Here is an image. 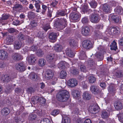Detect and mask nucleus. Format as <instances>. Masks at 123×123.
Returning <instances> with one entry per match:
<instances>
[{"label":"nucleus","instance_id":"1","mask_svg":"<svg viewBox=\"0 0 123 123\" xmlns=\"http://www.w3.org/2000/svg\"><path fill=\"white\" fill-rule=\"evenodd\" d=\"M69 97V92L66 90L61 91L58 93L56 95V97L58 101L61 102L67 101Z\"/></svg>","mask_w":123,"mask_h":123},{"label":"nucleus","instance_id":"2","mask_svg":"<svg viewBox=\"0 0 123 123\" xmlns=\"http://www.w3.org/2000/svg\"><path fill=\"white\" fill-rule=\"evenodd\" d=\"M120 30L118 27L110 28L107 29L106 32L110 35H117L120 33Z\"/></svg>","mask_w":123,"mask_h":123},{"label":"nucleus","instance_id":"3","mask_svg":"<svg viewBox=\"0 0 123 123\" xmlns=\"http://www.w3.org/2000/svg\"><path fill=\"white\" fill-rule=\"evenodd\" d=\"M82 46L84 48L89 49L93 48V44L90 40H86L82 42Z\"/></svg>","mask_w":123,"mask_h":123},{"label":"nucleus","instance_id":"4","mask_svg":"<svg viewBox=\"0 0 123 123\" xmlns=\"http://www.w3.org/2000/svg\"><path fill=\"white\" fill-rule=\"evenodd\" d=\"M59 24L57 25V27L59 28L60 30H62L64 29L67 25V22L66 19L63 18H61Z\"/></svg>","mask_w":123,"mask_h":123},{"label":"nucleus","instance_id":"5","mask_svg":"<svg viewBox=\"0 0 123 123\" xmlns=\"http://www.w3.org/2000/svg\"><path fill=\"white\" fill-rule=\"evenodd\" d=\"M98 49L101 52V53L99 52L98 55L97 53L95 54L96 57L99 61L102 60L103 59V54L104 49L102 46H100L98 48Z\"/></svg>","mask_w":123,"mask_h":123},{"label":"nucleus","instance_id":"6","mask_svg":"<svg viewBox=\"0 0 123 123\" xmlns=\"http://www.w3.org/2000/svg\"><path fill=\"white\" fill-rule=\"evenodd\" d=\"M59 35V34L58 33L53 32L49 34V38L50 40L52 41L51 42H55L56 40L57 37Z\"/></svg>","mask_w":123,"mask_h":123},{"label":"nucleus","instance_id":"7","mask_svg":"<svg viewBox=\"0 0 123 123\" xmlns=\"http://www.w3.org/2000/svg\"><path fill=\"white\" fill-rule=\"evenodd\" d=\"M99 107L98 105L96 104L90 106L89 108L90 112L92 113H96L99 111Z\"/></svg>","mask_w":123,"mask_h":123},{"label":"nucleus","instance_id":"8","mask_svg":"<svg viewBox=\"0 0 123 123\" xmlns=\"http://www.w3.org/2000/svg\"><path fill=\"white\" fill-rule=\"evenodd\" d=\"M90 20L92 23H97L99 21L100 18L98 14L94 13L91 16Z\"/></svg>","mask_w":123,"mask_h":123},{"label":"nucleus","instance_id":"9","mask_svg":"<svg viewBox=\"0 0 123 123\" xmlns=\"http://www.w3.org/2000/svg\"><path fill=\"white\" fill-rule=\"evenodd\" d=\"M54 75V73L51 69H47L45 71V76L47 79L50 80L53 77Z\"/></svg>","mask_w":123,"mask_h":123},{"label":"nucleus","instance_id":"10","mask_svg":"<svg viewBox=\"0 0 123 123\" xmlns=\"http://www.w3.org/2000/svg\"><path fill=\"white\" fill-rule=\"evenodd\" d=\"M16 68L17 70L21 72L24 71L26 69L24 63L23 62L17 63Z\"/></svg>","mask_w":123,"mask_h":123},{"label":"nucleus","instance_id":"11","mask_svg":"<svg viewBox=\"0 0 123 123\" xmlns=\"http://www.w3.org/2000/svg\"><path fill=\"white\" fill-rule=\"evenodd\" d=\"M32 101L35 102L36 101H38L40 104H44L46 102V100L45 98L42 97H39L38 96L34 97L32 99Z\"/></svg>","mask_w":123,"mask_h":123},{"label":"nucleus","instance_id":"12","mask_svg":"<svg viewBox=\"0 0 123 123\" xmlns=\"http://www.w3.org/2000/svg\"><path fill=\"white\" fill-rule=\"evenodd\" d=\"M90 30L89 28L87 26L83 27L81 30L82 34L84 36H86L90 34Z\"/></svg>","mask_w":123,"mask_h":123},{"label":"nucleus","instance_id":"13","mask_svg":"<svg viewBox=\"0 0 123 123\" xmlns=\"http://www.w3.org/2000/svg\"><path fill=\"white\" fill-rule=\"evenodd\" d=\"M12 8L13 10L16 12H21L23 11V7L21 4H15Z\"/></svg>","mask_w":123,"mask_h":123},{"label":"nucleus","instance_id":"14","mask_svg":"<svg viewBox=\"0 0 123 123\" xmlns=\"http://www.w3.org/2000/svg\"><path fill=\"white\" fill-rule=\"evenodd\" d=\"M68 84L69 86L73 87L77 85V80L76 79H71L68 80Z\"/></svg>","mask_w":123,"mask_h":123},{"label":"nucleus","instance_id":"15","mask_svg":"<svg viewBox=\"0 0 123 123\" xmlns=\"http://www.w3.org/2000/svg\"><path fill=\"white\" fill-rule=\"evenodd\" d=\"M12 57L14 60L17 61L21 60L23 58L22 56L20 54L17 53H13Z\"/></svg>","mask_w":123,"mask_h":123},{"label":"nucleus","instance_id":"16","mask_svg":"<svg viewBox=\"0 0 123 123\" xmlns=\"http://www.w3.org/2000/svg\"><path fill=\"white\" fill-rule=\"evenodd\" d=\"M54 54L53 53H51L48 55L46 57L47 60L50 63L52 64L54 63L55 60L54 58Z\"/></svg>","mask_w":123,"mask_h":123},{"label":"nucleus","instance_id":"17","mask_svg":"<svg viewBox=\"0 0 123 123\" xmlns=\"http://www.w3.org/2000/svg\"><path fill=\"white\" fill-rule=\"evenodd\" d=\"M104 33H101L99 31H96L95 32L94 35L93 36V38L95 39L99 38H103L104 37Z\"/></svg>","mask_w":123,"mask_h":123},{"label":"nucleus","instance_id":"18","mask_svg":"<svg viewBox=\"0 0 123 123\" xmlns=\"http://www.w3.org/2000/svg\"><path fill=\"white\" fill-rule=\"evenodd\" d=\"M8 56V54L5 50H0V59L3 60L6 59L7 57Z\"/></svg>","mask_w":123,"mask_h":123},{"label":"nucleus","instance_id":"19","mask_svg":"<svg viewBox=\"0 0 123 123\" xmlns=\"http://www.w3.org/2000/svg\"><path fill=\"white\" fill-rule=\"evenodd\" d=\"M116 89L115 85L114 84H111L109 86L108 91L110 93L113 95L115 93Z\"/></svg>","mask_w":123,"mask_h":123},{"label":"nucleus","instance_id":"20","mask_svg":"<svg viewBox=\"0 0 123 123\" xmlns=\"http://www.w3.org/2000/svg\"><path fill=\"white\" fill-rule=\"evenodd\" d=\"M110 112L107 110H104L101 112V116L104 119L108 118L110 116Z\"/></svg>","mask_w":123,"mask_h":123},{"label":"nucleus","instance_id":"21","mask_svg":"<svg viewBox=\"0 0 123 123\" xmlns=\"http://www.w3.org/2000/svg\"><path fill=\"white\" fill-rule=\"evenodd\" d=\"M116 69L113 72L112 78L115 79L119 77L122 76V73L120 71H118Z\"/></svg>","mask_w":123,"mask_h":123},{"label":"nucleus","instance_id":"22","mask_svg":"<svg viewBox=\"0 0 123 123\" xmlns=\"http://www.w3.org/2000/svg\"><path fill=\"white\" fill-rule=\"evenodd\" d=\"M36 60L35 56L33 54L29 56L28 59L29 62L31 65H33L34 64Z\"/></svg>","mask_w":123,"mask_h":123},{"label":"nucleus","instance_id":"23","mask_svg":"<svg viewBox=\"0 0 123 123\" xmlns=\"http://www.w3.org/2000/svg\"><path fill=\"white\" fill-rule=\"evenodd\" d=\"M115 108L117 110H120L123 107L122 104L119 101H116L114 104Z\"/></svg>","mask_w":123,"mask_h":123},{"label":"nucleus","instance_id":"24","mask_svg":"<svg viewBox=\"0 0 123 123\" xmlns=\"http://www.w3.org/2000/svg\"><path fill=\"white\" fill-rule=\"evenodd\" d=\"M30 78L31 79L37 81L39 79V77L37 74L34 72H31L29 75Z\"/></svg>","mask_w":123,"mask_h":123},{"label":"nucleus","instance_id":"25","mask_svg":"<svg viewBox=\"0 0 123 123\" xmlns=\"http://www.w3.org/2000/svg\"><path fill=\"white\" fill-rule=\"evenodd\" d=\"M10 112V110L7 108H3L1 111V114L3 116L7 115Z\"/></svg>","mask_w":123,"mask_h":123},{"label":"nucleus","instance_id":"26","mask_svg":"<svg viewBox=\"0 0 123 123\" xmlns=\"http://www.w3.org/2000/svg\"><path fill=\"white\" fill-rule=\"evenodd\" d=\"M46 63V61L43 58H41L39 59L38 62V64L41 67H43Z\"/></svg>","mask_w":123,"mask_h":123},{"label":"nucleus","instance_id":"27","mask_svg":"<svg viewBox=\"0 0 123 123\" xmlns=\"http://www.w3.org/2000/svg\"><path fill=\"white\" fill-rule=\"evenodd\" d=\"M67 74L66 71L64 70H62L60 72L59 77L61 79H64L67 76Z\"/></svg>","mask_w":123,"mask_h":123},{"label":"nucleus","instance_id":"28","mask_svg":"<svg viewBox=\"0 0 123 123\" xmlns=\"http://www.w3.org/2000/svg\"><path fill=\"white\" fill-rule=\"evenodd\" d=\"M91 91L94 94H96L99 92L98 88L96 86H92L90 88Z\"/></svg>","mask_w":123,"mask_h":123},{"label":"nucleus","instance_id":"29","mask_svg":"<svg viewBox=\"0 0 123 123\" xmlns=\"http://www.w3.org/2000/svg\"><path fill=\"white\" fill-rule=\"evenodd\" d=\"M83 98L85 99L89 100L91 98V96L88 92H85L83 95Z\"/></svg>","mask_w":123,"mask_h":123},{"label":"nucleus","instance_id":"30","mask_svg":"<svg viewBox=\"0 0 123 123\" xmlns=\"http://www.w3.org/2000/svg\"><path fill=\"white\" fill-rule=\"evenodd\" d=\"M111 18L116 23L120 22L121 21V17L120 16L113 15L111 16Z\"/></svg>","mask_w":123,"mask_h":123},{"label":"nucleus","instance_id":"31","mask_svg":"<svg viewBox=\"0 0 123 123\" xmlns=\"http://www.w3.org/2000/svg\"><path fill=\"white\" fill-rule=\"evenodd\" d=\"M62 46L59 44L55 45L54 47L55 50L56 52H61L62 51Z\"/></svg>","mask_w":123,"mask_h":123},{"label":"nucleus","instance_id":"32","mask_svg":"<svg viewBox=\"0 0 123 123\" xmlns=\"http://www.w3.org/2000/svg\"><path fill=\"white\" fill-rule=\"evenodd\" d=\"M40 1L38 0L36 1L35 6L37 9L36 11L37 12H39L41 11L40 6L39 4Z\"/></svg>","mask_w":123,"mask_h":123},{"label":"nucleus","instance_id":"33","mask_svg":"<svg viewBox=\"0 0 123 123\" xmlns=\"http://www.w3.org/2000/svg\"><path fill=\"white\" fill-rule=\"evenodd\" d=\"M36 16V14L33 12H29L28 14V17L29 19H34Z\"/></svg>","mask_w":123,"mask_h":123},{"label":"nucleus","instance_id":"34","mask_svg":"<svg viewBox=\"0 0 123 123\" xmlns=\"http://www.w3.org/2000/svg\"><path fill=\"white\" fill-rule=\"evenodd\" d=\"M103 9L104 12H110L111 8L108 5L105 4L103 5Z\"/></svg>","mask_w":123,"mask_h":123},{"label":"nucleus","instance_id":"35","mask_svg":"<svg viewBox=\"0 0 123 123\" xmlns=\"http://www.w3.org/2000/svg\"><path fill=\"white\" fill-rule=\"evenodd\" d=\"M21 43L20 41H16L14 44V48L16 50L19 49L21 46Z\"/></svg>","mask_w":123,"mask_h":123},{"label":"nucleus","instance_id":"36","mask_svg":"<svg viewBox=\"0 0 123 123\" xmlns=\"http://www.w3.org/2000/svg\"><path fill=\"white\" fill-rule=\"evenodd\" d=\"M65 62L62 61L60 62L58 64V68L60 69H64L65 68Z\"/></svg>","mask_w":123,"mask_h":123},{"label":"nucleus","instance_id":"37","mask_svg":"<svg viewBox=\"0 0 123 123\" xmlns=\"http://www.w3.org/2000/svg\"><path fill=\"white\" fill-rule=\"evenodd\" d=\"M10 80V77L7 75H4L2 79V80L4 82H8Z\"/></svg>","mask_w":123,"mask_h":123},{"label":"nucleus","instance_id":"38","mask_svg":"<svg viewBox=\"0 0 123 123\" xmlns=\"http://www.w3.org/2000/svg\"><path fill=\"white\" fill-rule=\"evenodd\" d=\"M70 17L71 19L74 21L77 20V13L73 12L70 14Z\"/></svg>","mask_w":123,"mask_h":123},{"label":"nucleus","instance_id":"39","mask_svg":"<svg viewBox=\"0 0 123 123\" xmlns=\"http://www.w3.org/2000/svg\"><path fill=\"white\" fill-rule=\"evenodd\" d=\"M111 49L112 50H116L117 49V47L116 45V43L115 41H114L110 45Z\"/></svg>","mask_w":123,"mask_h":123},{"label":"nucleus","instance_id":"40","mask_svg":"<svg viewBox=\"0 0 123 123\" xmlns=\"http://www.w3.org/2000/svg\"><path fill=\"white\" fill-rule=\"evenodd\" d=\"M14 37L12 36L11 35H8L7 36L6 40L7 43H10L12 42L14 40Z\"/></svg>","mask_w":123,"mask_h":123},{"label":"nucleus","instance_id":"41","mask_svg":"<svg viewBox=\"0 0 123 123\" xmlns=\"http://www.w3.org/2000/svg\"><path fill=\"white\" fill-rule=\"evenodd\" d=\"M36 117V115L33 113L29 115L28 117V119L32 121L35 120Z\"/></svg>","mask_w":123,"mask_h":123},{"label":"nucleus","instance_id":"42","mask_svg":"<svg viewBox=\"0 0 123 123\" xmlns=\"http://www.w3.org/2000/svg\"><path fill=\"white\" fill-rule=\"evenodd\" d=\"M115 11L119 14H120L123 12L122 7L120 6H117L116 9H115Z\"/></svg>","mask_w":123,"mask_h":123},{"label":"nucleus","instance_id":"43","mask_svg":"<svg viewBox=\"0 0 123 123\" xmlns=\"http://www.w3.org/2000/svg\"><path fill=\"white\" fill-rule=\"evenodd\" d=\"M48 12L47 15L48 16L50 17L52 16V14L53 10L52 8L48 7Z\"/></svg>","mask_w":123,"mask_h":123},{"label":"nucleus","instance_id":"44","mask_svg":"<svg viewBox=\"0 0 123 123\" xmlns=\"http://www.w3.org/2000/svg\"><path fill=\"white\" fill-rule=\"evenodd\" d=\"M65 13L64 11L60 10L57 12V14L59 16H63L65 15Z\"/></svg>","mask_w":123,"mask_h":123},{"label":"nucleus","instance_id":"45","mask_svg":"<svg viewBox=\"0 0 123 123\" xmlns=\"http://www.w3.org/2000/svg\"><path fill=\"white\" fill-rule=\"evenodd\" d=\"M80 55L79 58L80 59L83 60L85 57L86 55L84 51H82L80 52Z\"/></svg>","mask_w":123,"mask_h":123},{"label":"nucleus","instance_id":"46","mask_svg":"<svg viewBox=\"0 0 123 123\" xmlns=\"http://www.w3.org/2000/svg\"><path fill=\"white\" fill-rule=\"evenodd\" d=\"M37 55L39 57H42L44 54L43 51L41 49H39L37 51Z\"/></svg>","mask_w":123,"mask_h":123},{"label":"nucleus","instance_id":"47","mask_svg":"<svg viewBox=\"0 0 123 123\" xmlns=\"http://www.w3.org/2000/svg\"><path fill=\"white\" fill-rule=\"evenodd\" d=\"M59 112L58 109L54 110L51 112V114L52 115L55 116L59 114Z\"/></svg>","mask_w":123,"mask_h":123},{"label":"nucleus","instance_id":"48","mask_svg":"<svg viewBox=\"0 0 123 123\" xmlns=\"http://www.w3.org/2000/svg\"><path fill=\"white\" fill-rule=\"evenodd\" d=\"M42 13L44 15L45 14V12L47 10V6L46 5L43 4L42 5Z\"/></svg>","mask_w":123,"mask_h":123},{"label":"nucleus","instance_id":"49","mask_svg":"<svg viewBox=\"0 0 123 123\" xmlns=\"http://www.w3.org/2000/svg\"><path fill=\"white\" fill-rule=\"evenodd\" d=\"M50 25L48 24L44 25L43 27V28L45 31H47L49 29H50Z\"/></svg>","mask_w":123,"mask_h":123},{"label":"nucleus","instance_id":"50","mask_svg":"<svg viewBox=\"0 0 123 123\" xmlns=\"http://www.w3.org/2000/svg\"><path fill=\"white\" fill-rule=\"evenodd\" d=\"M88 79L89 82L91 83H94L96 80L95 78L93 76H90Z\"/></svg>","mask_w":123,"mask_h":123},{"label":"nucleus","instance_id":"51","mask_svg":"<svg viewBox=\"0 0 123 123\" xmlns=\"http://www.w3.org/2000/svg\"><path fill=\"white\" fill-rule=\"evenodd\" d=\"M7 30L9 33H12L16 32L17 30L14 28H11L8 29Z\"/></svg>","mask_w":123,"mask_h":123},{"label":"nucleus","instance_id":"52","mask_svg":"<svg viewBox=\"0 0 123 123\" xmlns=\"http://www.w3.org/2000/svg\"><path fill=\"white\" fill-rule=\"evenodd\" d=\"M40 123H51L49 120L47 118H44L42 120Z\"/></svg>","mask_w":123,"mask_h":123},{"label":"nucleus","instance_id":"53","mask_svg":"<svg viewBox=\"0 0 123 123\" xmlns=\"http://www.w3.org/2000/svg\"><path fill=\"white\" fill-rule=\"evenodd\" d=\"M90 4L92 8H96L97 6V3L95 1L91 2L90 3Z\"/></svg>","mask_w":123,"mask_h":123},{"label":"nucleus","instance_id":"54","mask_svg":"<svg viewBox=\"0 0 123 123\" xmlns=\"http://www.w3.org/2000/svg\"><path fill=\"white\" fill-rule=\"evenodd\" d=\"M63 123H70V118L67 117H66L64 118Z\"/></svg>","mask_w":123,"mask_h":123},{"label":"nucleus","instance_id":"55","mask_svg":"<svg viewBox=\"0 0 123 123\" xmlns=\"http://www.w3.org/2000/svg\"><path fill=\"white\" fill-rule=\"evenodd\" d=\"M118 120L121 122L123 123V114H119L118 116Z\"/></svg>","mask_w":123,"mask_h":123},{"label":"nucleus","instance_id":"56","mask_svg":"<svg viewBox=\"0 0 123 123\" xmlns=\"http://www.w3.org/2000/svg\"><path fill=\"white\" fill-rule=\"evenodd\" d=\"M58 1L56 0L52 2L50 4V6L51 7V8L53 7H55L58 4Z\"/></svg>","mask_w":123,"mask_h":123},{"label":"nucleus","instance_id":"57","mask_svg":"<svg viewBox=\"0 0 123 123\" xmlns=\"http://www.w3.org/2000/svg\"><path fill=\"white\" fill-rule=\"evenodd\" d=\"M30 25L32 27H35L37 25V23L35 20L31 21L30 23Z\"/></svg>","mask_w":123,"mask_h":123},{"label":"nucleus","instance_id":"58","mask_svg":"<svg viewBox=\"0 0 123 123\" xmlns=\"http://www.w3.org/2000/svg\"><path fill=\"white\" fill-rule=\"evenodd\" d=\"M37 36L39 38L43 39L44 37L43 34L41 32H39L37 34Z\"/></svg>","mask_w":123,"mask_h":123},{"label":"nucleus","instance_id":"59","mask_svg":"<svg viewBox=\"0 0 123 123\" xmlns=\"http://www.w3.org/2000/svg\"><path fill=\"white\" fill-rule=\"evenodd\" d=\"M66 54L67 55L70 57H72L74 56V53L71 52H66Z\"/></svg>","mask_w":123,"mask_h":123},{"label":"nucleus","instance_id":"60","mask_svg":"<svg viewBox=\"0 0 123 123\" xmlns=\"http://www.w3.org/2000/svg\"><path fill=\"white\" fill-rule=\"evenodd\" d=\"M77 91L75 90H73L72 92V94L74 97H77Z\"/></svg>","mask_w":123,"mask_h":123},{"label":"nucleus","instance_id":"61","mask_svg":"<svg viewBox=\"0 0 123 123\" xmlns=\"http://www.w3.org/2000/svg\"><path fill=\"white\" fill-rule=\"evenodd\" d=\"M71 72L74 75H76L77 72V69L76 68H74L71 70Z\"/></svg>","mask_w":123,"mask_h":123},{"label":"nucleus","instance_id":"62","mask_svg":"<svg viewBox=\"0 0 123 123\" xmlns=\"http://www.w3.org/2000/svg\"><path fill=\"white\" fill-rule=\"evenodd\" d=\"M18 37L20 40H23L24 39V36L21 33L19 34H18Z\"/></svg>","mask_w":123,"mask_h":123},{"label":"nucleus","instance_id":"63","mask_svg":"<svg viewBox=\"0 0 123 123\" xmlns=\"http://www.w3.org/2000/svg\"><path fill=\"white\" fill-rule=\"evenodd\" d=\"M21 118L19 117H16L15 118V121L17 123H20L21 121Z\"/></svg>","mask_w":123,"mask_h":123},{"label":"nucleus","instance_id":"64","mask_svg":"<svg viewBox=\"0 0 123 123\" xmlns=\"http://www.w3.org/2000/svg\"><path fill=\"white\" fill-rule=\"evenodd\" d=\"M88 19L87 17H85L83 18L82 20V21L83 23H86L88 22Z\"/></svg>","mask_w":123,"mask_h":123}]
</instances>
